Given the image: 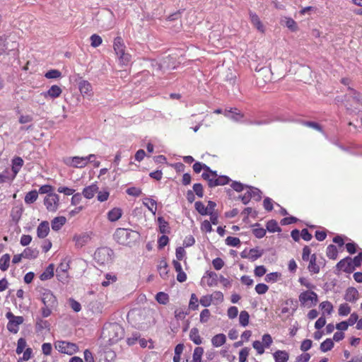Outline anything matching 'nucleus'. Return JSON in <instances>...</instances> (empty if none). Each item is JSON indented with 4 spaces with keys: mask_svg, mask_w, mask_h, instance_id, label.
<instances>
[{
    "mask_svg": "<svg viewBox=\"0 0 362 362\" xmlns=\"http://www.w3.org/2000/svg\"><path fill=\"white\" fill-rule=\"evenodd\" d=\"M124 331L118 323H106L102 330V337L107 339L109 344H113L123 339Z\"/></svg>",
    "mask_w": 362,
    "mask_h": 362,
    "instance_id": "f257e3e1",
    "label": "nucleus"
},
{
    "mask_svg": "<svg viewBox=\"0 0 362 362\" xmlns=\"http://www.w3.org/2000/svg\"><path fill=\"white\" fill-rule=\"evenodd\" d=\"M114 239L120 245L131 246L140 237V234L132 229L119 228L114 235Z\"/></svg>",
    "mask_w": 362,
    "mask_h": 362,
    "instance_id": "f03ea898",
    "label": "nucleus"
},
{
    "mask_svg": "<svg viewBox=\"0 0 362 362\" xmlns=\"http://www.w3.org/2000/svg\"><path fill=\"white\" fill-rule=\"evenodd\" d=\"M113 48L119 63L122 65H127L131 61L132 56L126 52V46L123 39L120 36H117L114 39Z\"/></svg>",
    "mask_w": 362,
    "mask_h": 362,
    "instance_id": "7ed1b4c3",
    "label": "nucleus"
},
{
    "mask_svg": "<svg viewBox=\"0 0 362 362\" xmlns=\"http://www.w3.org/2000/svg\"><path fill=\"white\" fill-rule=\"evenodd\" d=\"M114 252L107 247L98 248L94 253V259L100 265L108 264L112 262Z\"/></svg>",
    "mask_w": 362,
    "mask_h": 362,
    "instance_id": "20e7f679",
    "label": "nucleus"
},
{
    "mask_svg": "<svg viewBox=\"0 0 362 362\" xmlns=\"http://www.w3.org/2000/svg\"><path fill=\"white\" fill-rule=\"evenodd\" d=\"M6 317L8 320L7 324L8 330L13 334H16L19 330V325L23 324L24 318L22 316H16L11 312L6 314Z\"/></svg>",
    "mask_w": 362,
    "mask_h": 362,
    "instance_id": "39448f33",
    "label": "nucleus"
},
{
    "mask_svg": "<svg viewBox=\"0 0 362 362\" xmlns=\"http://www.w3.org/2000/svg\"><path fill=\"white\" fill-rule=\"evenodd\" d=\"M41 300L45 306L57 308L58 301L53 293L49 289H43L41 292Z\"/></svg>",
    "mask_w": 362,
    "mask_h": 362,
    "instance_id": "423d86ee",
    "label": "nucleus"
},
{
    "mask_svg": "<svg viewBox=\"0 0 362 362\" xmlns=\"http://www.w3.org/2000/svg\"><path fill=\"white\" fill-rule=\"evenodd\" d=\"M44 204L47 211L55 212L59 206V197L57 194H49L44 199Z\"/></svg>",
    "mask_w": 362,
    "mask_h": 362,
    "instance_id": "0eeeda50",
    "label": "nucleus"
},
{
    "mask_svg": "<svg viewBox=\"0 0 362 362\" xmlns=\"http://www.w3.org/2000/svg\"><path fill=\"white\" fill-rule=\"evenodd\" d=\"M55 348L61 353L72 355L78 349L77 346L74 343L64 341H58L55 343Z\"/></svg>",
    "mask_w": 362,
    "mask_h": 362,
    "instance_id": "6e6552de",
    "label": "nucleus"
},
{
    "mask_svg": "<svg viewBox=\"0 0 362 362\" xmlns=\"http://www.w3.org/2000/svg\"><path fill=\"white\" fill-rule=\"evenodd\" d=\"M95 157V154H90L85 157L74 156L71 158V162L67 163V164L74 168H84L89 162H92V160H90V158Z\"/></svg>",
    "mask_w": 362,
    "mask_h": 362,
    "instance_id": "1a4fd4ad",
    "label": "nucleus"
},
{
    "mask_svg": "<svg viewBox=\"0 0 362 362\" xmlns=\"http://www.w3.org/2000/svg\"><path fill=\"white\" fill-rule=\"evenodd\" d=\"M337 270H343L346 273H352L355 270V267L352 263V259L350 257H346L340 260L336 265Z\"/></svg>",
    "mask_w": 362,
    "mask_h": 362,
    "instance_id": "9d476101",
    "label": "nucleus"
},
{
    "mask_svg": "<svg viewBox=\"0 0 362 362\" xmlns=\"http://www.w3.org/2000/svg\"><path fill=\"white\" fill-rule=\"evenodd\" d=\"M91 239V233L84 232L80 234H76L73 240L77 247L80 248L86 245Z\"/></svg>",
    "mask_w": 362,
    "mask_h": 362,
    "instance_id": "9b49d317",
    "label": "nucleus"
},
{
    "mask_svg": "<svg viewBox=\"0 0 362 362\" xmlns=\"http://www.w3.org/2000/svg\"><path fill=\"white\" fill-rule=\"evenodd\" d=\"M299 300L303 304L310 300L313 305H315L318 302V297L317 293L314 291H304L300 294Z\"/></svg>",
    "mask_w": 362,
    "mask_h": 362,
    "instance_id": "f8f14e48",
    "label": "nucleus"
},
{
    "mask_svg": "<svg viewBox=\"0 0 362 362\" xmlns=\"http://www.w3.org/2000/svg\"><path fill=\"white\" fill-rule=\"evenodd\" d=\"M11 163V170L13 172L12 178H16L17 174L19 173L21 168L23 167L24 161L22 159V158L19 156H16L12 159Z\"/></svg>",
    "mask_w": 362,
    "mask_h": 362,
    "instance_id": "ddd939ff",
    "label": "nucleus"
},
{
    "mask_svg": "<svg viewBox=\"0 0 362 362\" xmlns=\"http://www.w3.org/2000/svg\"><path fill=\"white\" fill-rule=\"evenodd\" d=\"M49 232V225L48 221H42L37 228V235L39 238H45Z\"/></svg>",
    "mask_w": 362,
    "mask_h": 362,
    "instance_id": "4468645a",
    "label": "nucleus"
},
{
    "mask_svg": "<svg viewBox=\"0 0 362 362\" xmlns=\"http://www.w3.org/2000/svg\"><path fill=\"white\" fill-rule=\"evenodd\" d=\"M358 298V292L356 288L354 287H349L344 295V300L348 302L355 303Z\"/></svg>",
    "mask_w": 362,
    "mask_h": 362,
    "instance_id": "2eb2a0df",
    "label": "nucleus"
},
{
    "mask_svg": "<svg viewBox=\"0 0 362 362\" xmlns=\"http://www.w3.org/2000/svg\"><path fill=\"white\" fill-rule=\"evenodd\" d=\"M78 88L83 95H91L93 93L92 86L88 81L81 80L78 82Z\"/></svg>",
    "mask_w": 362,
    "mask_h": 362,
    "instance_id": "dca6fc26",
    "label": "nucleus"
},
{
    "mask_svg": "<svg viewBox=\"0 0 362 362\" xmlns=\"http://www.w3.org/2000/svg\"><path fill=\"white\" fill-rule=\"evenodd\" d=\"M250 18L252 24L261 33L264 32V28L262 25L259 16L254 12L250 11Z\"/></svg>",
    "mask_w": 362,
    "mask_h": 362,
    "instance_id": "f3484780",
    "label": "nucleus"
},
{
    "mask_svg": "<svg viewBox=\"0 0 362 362\" xmlns=\"http://www.w3.org/2000/svg\"><path fill=\"white\" fill-rule=\"evenodd\" d=\"M62 93V90L57 85L52 86L49 89L44 93L45 98H50L52 99L57 98L60 96Z\"/></svg>",
    "mask_w": 362,
    "mask_h": 362,
    "instance_id": "a211bd4d",
    "label": "nucleus"
},
{
    "mask_svg": "<svg viewBox=\"0 0 362 362\" xmlns=\"http://www.w3.org/2000/svg\"><path fill=\"white\" fill-rule=\"evenodd\" d=\"M308 269L313 274H318L320 272V263H317V256L315 254H313L310 256Z\"/></svg>",
    "mask_w": 362,
    "mask_h": 362,
    "instance_id": "6ab92c4d",
    "label": "nucleus"
},
{
    "mask_svg": "<svg viewBox=\"0 0 362 362\" xmlns=\"http://www.w3.org/2000/svg\"><path fill=\"white\" fill-rule=\"evenodd\" d=\"M275 362H287L289 358V354L286 351L277 350L273 354Z\"/></svg>",
    "mask_w": 362,
    "mask_h": 362,
    "instance_id": "aec40b11",
    "label": "nucleus"
},
{
    "mask_svg": "<svg viewBox=\"0 0 362 362\" xmlns=\"http://www.w3.org/2000/svg\"><path fill=\"white\" fill-rule=\"evenodd\" d=\"M98 187L95 184H92L86 187H85L83 190V195L86 199H91L94 197L95 194L98 192Z\"/></svg>",
    "mask_w": 362,
    "mask_h": 362,
    "instance_id": "412c9836",
    "label": "nucleus"
},
{
    "mask_svg": "<svg viewBox=\"0 0 362 362\" xmlns=\"http://www.w3.org/2000/svg\"><path fill=\"white\" fill-rule=\"evenodd\" d=\"M66 219L64 216L55 217L51 222L53 230L58 231L66 223Z\"/></svg>",
    "mask_w": 362,
    "mask_h": 362,
    "instance_id": "4be33fe9",
    "label": "nucleus"
},
{
    "mask_svg": "<svg viewBox=\"0 0 362 362\" xmlns=\"http://www.w3.org/2000/svg\"><path fill=\"white\" fill-rule=\"evenodd\" d=\"M122 215V211L120 208H113L107 213V218L111 222L119 220Z\"/></svg>",
    "mask_w": 362,
    "mask_h": 362,
    "instance_id": "5701e85b",
    "label": "nucleus"
},
{
    "mask_svg": "<svg viewBox=\"0 0 362 362\" xmlns=\"http://www.w3.org/2000/svg\"><path fill=\"white\" fill-rule=\"evenodd\" d=\"M54 267L53 264H50L45 270L40 274V279L41 281H46L50 279L54 276Z\"/></svg>",
    "mask_w": 362,
    "mask_h": 362,
    "instance_id": "b1692460",
    "label": "nucleus"
},
{
    "mask_svg": "<svg viewBox=\"0 0 362 362\" xmlns=\"http://www.w3.org/2000/svg\"><path fill=\"white\" fill-rule=\"evenodd\" d=\"M23 258L25 259H35L39 255V251L37 248L27 247L22 252Z\"/></svg>",
    "mask_w": 362,
    "mask_h": 362,
    "instance_id": "393cba45",
    "label": "nucleus"
},
{
    "mask_svg": "<svg viewBox=\"0 0 362 362\" xmlns=\"http://www.w3.org/2000/svg\"><path fill=\"white\" fill-rule=\"evenodd\" d=\"M168 265L165 259L160 261L158 265V270L161 278L166 279L168 274Z\"/></svg>",
    "mask_w": 362,
    "mask_h": 362,
    "instance_id": "a878e982",
    "label": "nucleus"
},
{
    "mask_svg": "<svg viewBox=\"0 0 362 362\" xmlns=\"http://www.w3.org/2000/svg\"><path fill=\"white\" fill-rule=\"evenodd\" d=\"M159 225V231L160 233L166 234L170 233V230L168 223L164 219L163 217L159 216L157 219Z\"/></svg>",
    "mask_w": 362,
    "mask_h": 362,
    "instance_id": "bb28decb",
    "label": "nucleus"
},
{
    "mask_svg": "<svg viewBox=\"0 0 362 362\" xmlns=\"http://www.w3.org/2000/svg\"><path fill=\"white\" fill-rule=\"evenodd\" d=\"M189 339L195 344L199 345L202 343V339L199 336V329L197 327H193L189 332Z\"/></svg>",
    "mask_w": 362,
    "mask_h": 362,
    "instance_id": "cd10ccee",
    "label": "nucleus"
},
{
    "mask_svg": "<svg viewBox=\"0 0 362 362\" xmlns=\"http://www.w3.org/2000/svg\"><path fill=\"white\" fill-rule=\"evenodd\" d=\"M226 341V337L224 334H218L212 337L211 343L215 347H219L224 344Z\"/></svg>",
    "mask_w": 362,
    "mask_h": 362,
    "instance_id": "c85d7f7f",
    "label": "nucleus"
},
{
    "mask_svg": "<svg viewBox=\"0 0 362 362\" xmlns=\"http://www.w3.org/2000/svg\"><path fill=\"white\" fill-rule=\"evenodd\" d=\"M246 189H249L251 194V198L255 201L259 202L262 199V192L259 189L250 185L246 186Z\"/></svg>",
    "mask_w": 362,
    "mask_h": 362,
    "instance_id": "c756f323",
    "label": "nucleus"
},
{
    "mask_svg": "<svg viewBox=\"0 0 362 362\" xmlns=\"http://www.w3.org/2000/svg\"><path fill=\"white\" fill-rule=\"evenodd\" d=\"M202 177L208 182V185L210 188L219 186L218 176L216 177H210V175L209 173H203Z\"/></svg>",
    "mask_w": 362,
    "mask_h": 362,
    "instance_id": "7c9ffc66",
    "label": "nucleus"
},
{
    "mask_svg": "<svg viewBox=\"0 0 362 362\" xmlns=\"http://www.w3.org/2000/svg\"><path fill=\"white\" fill-rule=\"evenodd\" d=\"M38 198V192L36 189L32 190L28 192L25 196L24 201L27 204H31L34 203Z\"/></svg>",
    "mask_w": 362,
    "mask_h": 362,
    "instance_id": "2f4dec72",
    "label": "nucleus"
},
{
    "mask_svg": "<svg viewBox=\"0 0 362 362\" xmlns=\"http://www.w3.org/2000/svg\"><path fill=\"white\" fill-rule=\"evenodd\" d=\"M11 256L8 254L3 255L0 258V269L5 272L9 267Z\"/></svg>",
    "mask_w": 362,
    "mask_h": 362,
    "instance_id": "473e14b6",
    "label": "nucleus"
},
{
    "mask_svg": "<svg viewBox=\"0 0 362 362\" xmlns=\"http://www.w3.org/2000/svg\"><path fill=\"white\" fill-rule=\"evenodd\" d=\"M267 230L270 233L281 232V228L278 226L276 220L272 219L267 223Z\"/></svg>",
    "mask_w": 362,
    "mask_h": 362,
    "instance_id": "72a5a7b5",
    "label": "nucleus"
},
{
    "mask_svg": "<svg viewBox=\"0 0 362 362\" xmlns=\"http://www.w3.org/2000/svg\"><path fill=\"white\" fill-rule=\"evenodd\" d=\"M334 345V344L332 339H327L321 343L320 349L322 352H327L332 350Z\"/></svg>",
    "mask_w": 362,
    "mask_h": 362,
    "instance_id": "f704fd0d",
    "label": "nucleus"
},
{
    "mask_svg": "<svg viewBox=\"0 0 362 362\" xmlns=\"http://www.w3.org/2000/svg\"><path fill=\"white\" fill-rule=\"evenodd\" d=\"M282 23L285 25L290 30L296 31L298 30V25L296 22L291 18L286 17L284 20L281 21Z\"/></svg>",
    "mask_w": 362,
    "mask_h": 362,
    "instance_id": "c9c22d12",
    "label": "nucleus"
},
{
    "mask_svg": "<svg viewBox=\"0 0 362 362\" xmlns=\"http://www.w3.org/2000/svg\"><path fill=\"white\" fill-rule=\"evenodd\" d=\"M264 253L263 250H259L257 247L252 248L249 251V259L251 261H255L261 257Z\"/></svg>",
    "mask_w": 362,
    "mask_h": 362,
    "instance_id": "e433bc0d",
    "label": "nucleus"
},
{
    "mask_svg": "<svg viewBox=\"0 0 362 362\" xmlns=\"http://www.w3.org/2000/svg\"><path fill=\"white\" fill-rule=\"evenodd\" d=\"M327 256L331 259H336L338 256V250L334 245H329L327 247Z\"/></svg>",
    "mask_w": 362,
    "mask_h": 362,
    "instance_id": "4c0bfd02",
    "label": "nucleus"
},
{
    "mask_svg": "<svg viewBox=\"0 0 362 362\" xmlns=\"http://www.w3.org/2000/svg\"><path fill=\"white\" fill-rule=\"evenodd\" d=\"M15 178H12L10 170L6 168L1 173H0V184H3L7 182H11Z\"/></svg>",
    "mask_w": 362,
    "mask_h": 362,
    "instance_id": "58836bf2",
    "label": "nucleus"
},
{
    "mask_svg": "<svg viewBox=\"0 0 362 362\" xmlns=\"http://www.w3.org/2000/svg\"><path fill=\"white\" fill-rule=\"evenodd\" d=\"M50 324L47 320H44L40 317L36 318V329L37 331H42L45 329H49Z\"/></svg>",
    "mask_w": 362,
    "mask_h": 362,
    "instance_id": "ea45409f",
    "label": "nucleus"
},
{
    "mask_svg": "<svg viewBox=\"0 0 362 362\" xmlns=\"http://www.w3.org/2000/svg\"><path fill=\"white\" fill-rule=\"evenodd\" d=\"M320 307L322 310V314L327 313V315H330L333 310L332 304L328 301H323L320 304Z\"/></svg>",
    "mask_w": 362,
    "mask_h": 362,
    "instance_id": "a19ab883",
    "label": "nucleus"
},
{
    "mask_svg": "<svg viewBox=\"0 0 362 362\" xmlns=\"http://www.w3.org/2000/svg\"><path fill=\"white\" fill-rule=\"evenodd\" d=\"M250 315L248 312L243 310L239 315V322L243 327H246L249 324Z\"/></svg>",
    "mask_w": 362,
    "mask_h": 362,
    "instance_id": "79ce46f5",
    "label": "nucleus"
},
{
    "mask_svg": "<svg viewBox=\"0 0 362 362\" xmlns=\"http://www.w3.org/2000/svg\"><path fill=\"white\" fill-rule=\"evenodd\" d=\"M204 354V349L201 346H197L194 349L193 356H192V362H201L202 356Z\"/></svg>",
    "mask_w": 362,
    "mask_h": 362,
    "instance_id": "37998d69",
    "label": "nucleus"
},
{
    "mask_svg": "<svg viewBox=\"0 0 362 362\" xmlns=\"http://www.w3.org/2000/svg\"><path fill=\"white\" fill-rule=\"evenodd\" d=\"M194 208L202 216H206L209 213L204 204L200 201L196 202L194 203Z\"/></svg>",
    "mask_w": 362,
    "mask_h": 362,
    "instance_id": "c03bdc74",
    "label": "nucleus"
},
{
    "mask_svg": "<svg viewBox=\"0 0 362 362\" xmlns=\"http://www.w3.org/2000/svg\"><path fill=\"white\" fill-rule=\"evenodd\" d=\"M349 95L351 98H353V100L358 104L361 105L362 104V95L361 93L357 92L356 90L349 87Z\"/></svg>",
    "mask_w": 362,
    "mask_h": 362,
    "instance_id": "a18cd8bd",
    "label": "nucleus"
},
{
    "mask_svg": "<svg viewBox=\"0 0 362 362\" xmlns=\"http://www.w3.org/2000/svg\"><path fill=\"white\" fill-rule=\"evenodd\" d=\"M156 300L163 305H166L169 300V296L164 292H158L156 296Z\"/></svg>",
    "mask_w": 362,
    "mask_h": 362,
    "instance_id": "49530a36",
    "label": "nucleus"
},
{
    "mask_svg": "<svg viewBox=\"0 0 362 362\" xmlns=\"http://www.w3.org/2000/svg\"><path fill=\"white\" fill-rule=\"evenodd\" d=\"M226 116L231 117L235 121H239L240 118L243 117V115L240 114V112L237 109H231L228 111V113L226 114Z\"/></svg>",
    "mask_w": 362,
    "mask_h": 362,
    "instance_id": "de8ad7c7",
    "label": "nucleus"
},
{
    "mask_svg": "<svg viewBox=\"0 0 362 362\" xmlns=\"http://www.w3.org/2000/svg\"><path fill=\"white\" fill-rule=\"evenodd\" d=\"M351 312V307L347 303H342L339 305L338 313L340 316H346Z\"/></svg>",
    "mask_w": 362,
    "mask_h": 362,
    "instance_id": "09e8293b",
    "label": "nucleus"
},
{
    "mask_svg": "<svg viewBox=\"0 0 362 362\" xmlns=\"http://www.w3.org/2000/svg\"><path fill=\"white\" fill-rule=\"evenodd\" d=\"M90 45L93 47H98L103 42V40H102L101 37L97 34L92 35L90 37Z\"/></svg>",
    "mask_w": 362,
    "mask_h": 362,
    "instance_id": "8fccbe9b",
    "label": "nucleus"
},
{
    "mask_svg": "<svg viewBox=\"0 0 362 362\" xmlns=\"http://www.w3.org/2000/svg\"><path fill=\"white\" fill-rule=\"evenodd\" d=\"M45 76L49 79L58 78L62 76V73L57 69H51L45 73Z\"/></svg>",
    "mask_w": 362,
    "mask_h": 362,
    "instance_id": "3c124183",
    "label": "nucleus"
},
{
    "mask_svg": "<svg viewBox=\"0 0 362 362\" xmlns=\"http://www.w3.org/2000/svg\"><path fill=\"white\" fill-rule=\"evenodd\" d=\"M69 269V261L64 259L57 267L56 273L68 272Z\"/></svg>",
    "mask_w": 362,
    "mask_h": 362,
    "instance_id": "603ef678",
    "label": "nucleus"
},
{
    "mask_svg": "<svg viewBox=\"0 0 362 362\" xmlns=\"http://www.w3.org/2000/svg\"><path fill=\"white\" fill-rule=\"evenodd\" d=\"M226 244L231 247H238L240 244V240L238 238L228 236L226 239Z\"/></svg>",
    "mask_w": 362,
    "mask_h": 362,
    "instance_id": "864d4df0",
    "label": "nucleus"
},
{
    "mask_svg": "<svg viewBox=\"0 0 362 362\" xmlns=\"http://www.w3.org/2000/svg\"><path fill=\"white\" fill-rule=\"evenodd\" d=\"M281 273L272 272L266 275L264 280L267 282H276L281 277Z\"/></svg>",
    "mask_w": 362,
    "mask_h": 362,
    "instance_id": "5fc2aeb1",
    "label": "nucleus"
},
{
    "mask_svg": "<svg viewBox=\"0 0 362 362\" xmlns=\"http://www.w3.org/2000/svg\"><path fill=\"white\" fill-rule=\"evenodd\" d=\"M192 188V191L198 197L202 198L204 197V188L201 183L194 184Z\"/></svg>",
    "mask_w": 362,
    "mask_h": 362,
    "instance_id": "6e6d98bb",
    "label": "nucleus"
},
{
    "mask_svg": "<svg viewBox=\"0 0 362 362\" xmlns=\"http://www.w3.org/2000/svg\"><path fill=\"white\" fill-rule=\"evenodd\" d=\"M207 276L211 279L208 281L207 284L209 286H213L217 285L218 275L214 272H207Z\"/></svg>",
    "mask_w": 362,
    "mask_h": 362,
    "instance_id": "4d7b16f0",
    "label": "nucleus"
},
{
    "mask_svg": "<svg viewBox=\"0 0 362 362\" xmlns=\"http://www.w3.org/2000/svg\"><path fill=\"white\" fill-rule=\"evenodd\" d=\"M26 340L24 338H20L17 342V348L16 352L17 354H21L23 352L26 346Z\"/></svg>",
    "mask_w": 362,
    "mask_h": 362,
    "instance_id": "13d9d810",
    "label": "nucleus"
},
{
    "mask_svg": "<svg viewBox=\"0 0 362 362\" xmlns=\"http://www.w3.org/2000/svg\"><path fill=\"white\" fill-rule=\"evenodd\" d=\"M127 194L133 197H139L142 194V191L140 188L132 187L126 190Z\"/></svg>",
    "mask_w": 362,
    "mask_h": 362,
    "instance_id": "bf43d9fd",
    "label": "nucleus"
},
{
    "mask_svg": "<svg viewBox=\"0 0 362 362\" xmlns=\"http://www.w3.org/2000/svg\"><path fill=\"white\" fill-rule=\"evenodd\" d=\"M303 124L308 127L313 128L318 132H323L322 127L315 122L312 121H305L303 122Z\"/></svg>",
    "mask_w": 362,
    "mask_h": 362,
    "instance_id": "052dcab7",
    "label": "nucleus"
},
{
    "mask_svg": "<svg viewBox=\"0 0 362 362\" xmlns=\"http://www.w3.org/2000/svg\"><path fill=\"white\" fill-rule=\"evenodd\" d=\"M198 307V298L194 293H192L189 300V308L194 310H197Z\"/></svg>",
    "mask_w": 362,
    "mask_h": 362,
    "instance_id": "680f3d73",
    "label": "nucleus"
},
{
    "mask_svg": "<svg viewBox=\"0 0 362 362\" xmlns=\"http://www.w3.org/2000/svg\"><path fill=\"white\" fill-rule=\"evenodd\" d=\"M250 349L247 347H245L240 351L239 353V361L240 362H246L247 358L249 355Z\"/></svg>",
    "mask_w": 362,
    "mask_h": 362,
    "instance_id": "e2e57ef3",
    "label": "nucleus"
},
{
    "mask_svg": "<svg viewBox=\"0 0 362 362\" xmlns=\"http://www.w3.org/2000/svg\"><path fill=\"white\" fill-rule=\"evenodd\" d=\"M230 186L235 192H240L244 189H246L247 185L238 181H233Z\"/></svg>",
    "mask_w": 362,
    "mask_h": 362,
    "instance_id": "0e129e2a",
    "label": "nucleus"
},
{
    "mask_svg": "<svg viewBox=\"0 0 362 362\" xmlns=\"http://www.w3.org/2000/svg\"><path fill=\"white\" fill-rule=\"evenodd\" d=\"M268 289V286L262 283L258 284L255 286V291L260 295L266 293Z\"/></svg>",
    "mask_w": 362,
    "mask_h": 362,
    "instance_id": "69168bd1",
    "label": "nucleus"
},
{
    "mask_svg": "<svg viewBox=\"0 0 362 362\" xmlns=\"http://www.w3.org/2000/svg\"><path fill=\"white\" fill-rule=\"evenodd\" d=\"M212 264L216 270H220L224 266V262L221 258L216 257L213 259Z\"/></svg>",
    "mask_w": 362,
    "mask_h": 362,
    "instance_id": "338daca9",
    "label": "nucleus"
},
{
    "mask_svg": "<svg viewBox=\"0 0 362 362\" xmlns=\"http://www.w3.org/2000/svg\"><path fill=\"white\" fill-rule=\"evenodd\" d=\"M313 345V341L310 339H304L300 346L302 351L305 352L308 351Z\"/></svg>",
    "mask_w": 362,
    "mask_h": 362,
    "instance_id": "774afa93",
    "label": "nucleus"
}]
</instances>
